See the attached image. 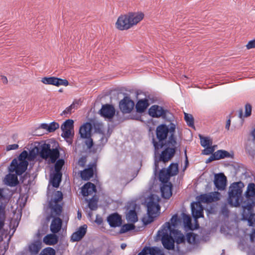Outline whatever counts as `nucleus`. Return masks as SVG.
I'll use <instances>...</instances> for the list:
<instances>
[{
	"instance_id": "a211bd4d",
	"label": "nucleus",
	"mask_w": 255,
	"mask_h": 255,
	"mask_svg": "<svg viewBox=\"0 0 255 255\" xmlns=\"http://www.w3.org/2000/svg\"><path fill=\"white\" fill-rule=\"evenodd\" d=\"M226 177L223 174H216L215 176L214 184L216 187L220 190L225 189L226 185Z\"/></svg>"
},
{
	"instance_id": "37998d69",
	"label": "nucleus",
	"mask_w": 255,
	"mask_h": 255,
	"mask_svg": "<svg viewBox=\"0 0 255 255\" xmlns=\"http://www.w3.org/2000/svg\"><path fill=\"white\" fill-rule=\"evenodd\" d=\"M167 170L172 176L176 175L178 172L177 163H172L167 168Z\"/></svg>"
},
{
	"instance_id": "412c9836",
	"label": "nucleus",
	"mask_w": 255,
	"mask_h": 255,
	"mask_svg": "<svg viewBox=\"0 0 255 255\" xmlns=\"http://www.w3.org/2000/svg\"><path fill=\"white\" fill-rule=\"evenodd\" d=\"M137 255H164L162 252L157 248L144 247Z\"/></svg>"
},
{
	"instance_id": "5701e85b",
	"label": "nucleus",
	"mask_w": 255,
	"mask_h": 255,
	"mask_svg": "<svg viewBox=\"0 0 255 255\" xmlns=\"http://www.w3.org/2000/svg\"><path fill=\"white\" fill-rule=\"evenodd\" d=\"M15 174L9 173L6 175L4 181L5 184L9 186L12 187L16 186L18 183L17 175Z\"/></svg>"
},
{
	"instance_id": "4be33fe9",
	"label": "nucleus",
	"mask_w": 255,
	"mask_h": 255,
	"mask_svg": "<svg viewBox=\"0 0 255 255\" xmlns=\"http://www.w3.org/2000/svg\"><path fill=\"white\" fill-rule=\"evenodd\" d=\"M172 184L170 182L163 184L160 187L162 197L165 199H169L172 195Z\"/></svg>"
},
{
	"instance_id": "0eeeda50",
	"label": "nucleus",
	"mask_w": 255,
	"mask_h": 255,
	"mask_svg": "<svg viewBox=\"0 0 255 255\" xmlns=\"http://www.w3.org/2000/svg\"><path fill=\"white\" fill-rule=\"evenodd\" d=\"M157 236L161 238L164 248L169 250L174 248L175 241L172 236L171 226L169 222L162 225V229L158 232Z\"/></svg>"
},
{
	"instance_id": "4c0bfd02",
	"label": "nucleus",
	"mask_w": 255,
	"mask_h": 255,
	"mask_svg": "<svg viewBox=\"0 0 255 255\" xmlns=\"http://www.w3.org/2000/svg\"><path fill=\"white\" fill-rule=\"evenodd\" d=\"M128 221L135 223L138 219L137 214L134 210H131L128 211L126 217Z\"/></svg>"
},
{
	"instance_id": "b1692460",
	"label": "nucleus",
	"mask_w": 255,
	"mask_h": 255,
	"mask_svg": "<svg viewBox=\"0 0 255 255\" xmlns=\"http://www.w3.org/2000/svg\"><path fill=\"white\" fill-rule=\"evenodd\" d=\"M149 101L147 99H141L138 101L136 104V110L137 112L143 113L149 106Z\"/></svg>"
},
{
	"instance_id": "6e6d98bb",
	"label": "nucleus",
	"mask_w": 255,
	"mask_h": 255,
	"mask_svg": "<svg viewBox=\"0 0 255 255\" xmlns=\"http://www.w3.org/2000/svg\"><path fill=\"white\" fill-rule=\"evenodd\" d=\"M155 217H149L148 215L147 217H144L142 218V222L144 225H147L150 223H151L153 221V219Z\"/></svg>"
},
{
	"instance_id": "a19ab883",
	"label": "nucleus",
	"mask_w": 255,
	"mask_h": 255,
	"mask_svg": "<svg viewBox=\"0 0 255 255\" xmlns=\"http://www.w3.org/2000/svg\"><path fill=\"white\" fill-rule=\"evenodd\" d=\"M64 160L62 159H58V160H56L54 165L55 173H62L61 170L62 167L64 165Z\"/></svg>"
},
{
	"instance_id": "c756f323",
	"label": "nucleus",
	"mask_w": 255,
	"mask_h": 255,
	"mask_svg": "<svg viewBox=\"0 0 255 255\" xmlns=\"http://www.w3.org/2000/svg\"><path fill=\"white\" fill-rule=\"evenodd\" d=\"M41 248V242L40 241H35L29 246V252L33 255L37 254Z\"/></svg>"
},
{
	"instance_id": "f704fd0d",
	"label": "nucleus",
	"mask_w": 255,
	"mask_h": 255,
	"mask_svg": "<svg viewBox=\"0 0 255 255\" xmlns=\"http://www.w3.org/2000/svg\"><path fill=\"white\" fill-rule=\"evenodd\" d=\"M79 101L75 100L73 101V103L65 110H64L61 114V116H66L68 114H71L77 108L79 105Z\"/></svg>"
},
{
	"instance_id": "9d476101",
	"label": "nucleus",
	"mask_w": 255,
	"mask_h": 255,
	"mask_svg": "<svg viewBox=\"0 0 255 255\" xmlns=\"http://www.w3.org/2000/svg\"><path fill=\"white\" fill-rule=\"evenodd\" d=\"M41 82L46 85H52L56 86H65L69 84L66 79H62L55 77H44L41 79Z\"/></svg>"
},
{
	"instance_id": "338daca9",
	"label": "nucleus",
	"mask_w": 255,
	"mask_h": 255,
	"mask_svg": "<svg viewBox=\"0 0 255 255\" xmlns=\"http://www.w3.org/2000/svg\"><path fill=\"white\" fill-rule=\"evenodd\" d=\"M3 189H0V199H3L4 198V196L3 195Z\"/></svg>"
},
{
	"instance_id": "864d4df0",
	"label": "nucleus",
	"mask_w": 255,
	"mask_h": 255,
	"mask_svg": "<svg viewBox=\"0 0 255 255\" xmlns=\"http://www.w3.org/2000/svg\"><path fill=\"white\" fill-rule=\"evenodd\" d=\"M80 240V230L74 233L71 237V241L72 242L78 241Z\"/></svg>"
},
{
	"instance_id": "0e129e2a",
	"label": "nucleus",
	"mask_w": 255,
	"mask_h": 255,
	"mask_svg": "<svg viewBox=\"0 0 255 255\" xmlns=\"http://www.w3.org/2000/svg\"><path fill=\"white\" fill-rule=\"evenodd\" d=\"M1 80H2V82L4 84H7L8 83V80L6 76H1Z\"/></svg>"
},
{
	"instance_id": "69168bd1",
	"label": "nucleus",
	"mask_w": 255,
	"mask_h": 255,
	"mask_svg": "<svg viewBox=\"0 0 255 255\" xmlns=\"http://www.w3.org/2000/svg\"><path fill=\"white\" fill-rule=\"evenodd\" d=\"M230 125H231V120H230V119H229L227 121V122H226V124L225 128H226L227 130H229Z\"/></svg>"
},
{
	"instance_id": "6e6552de",
	"label": "nucleus",
	"mask_w": 255,
	"mask_h": 255,
	"mask_svg": "<svg viewBox=\"0 0 255 255\" xmlns=\"http://www.w3.org/2000/svg\"><path fill=\"white\" fill-rule=\"evenodd\" d=\"M255 206V201L253 199L245 201L242 205V218L244 221H247L249 226H255V213H254V208Z\"/></svg>"
},
{
	"instance_id": "1a4fd4ad",
	"label": "nucleus",
	"mask_w": 255,
	"mask_h": 255,
	"mask_svg": "<svg viewBox=\"0 0 255 255\" xmlns=\"http://www.w3.org/2000/svg\"><path fill=\"white\" fill-rule=\"evenodd\" d=\"M148 113L153 118L162 117L163 119L166 118L167 115L170 114L168 110L158 105L152 106L148 110Z\"/></svg>"
},
{
	"instance_id": "e2e57ef3",
	"label": "nucleus",
	"mask_w": 255,
	"mask_h": 255,
	"mask_svg": "<svg viewBox=\"0 0 255 255\" xmlns=\"http://www.w3.org/2000/svg\"><path fill=\"white\" fill-rule=\"evenodd\" d=\"M250 239L251 242H254L255 240V229L253 230L252 233L250 235Z\"/></svg>"
},
{
	"instance_id": "f8f14e48",
	"label": "nucleus",
	"mask_w": 255,
	"mask_h": 255,
	"mask_svg": "<svg viewBox=\"0 0 255 255\" xmlns=\"http://www.w3.org/2000/svg\"><path fill=\"white\" fill-rule=\"evenodd\" d=\"M147 214L149 217H156L158 215L160 210V206L157 202L154 201L153 197L150 198L147 204Z\"/></svg>"
},
{
	"instance_id": "9b49d317",
	"label": "nucleus",
	"mask_w": 255,
	"mask_h": 255,
	"mask_svg": "<svg viewBox=\"0 0 255 255\" xmlns=\"http://www.w3.org/2000/svg\"><path fill=\"white\" fill-rule=\"evenodd\" d=\"M134 106V103L128 97H125L122 100L119 104L121 111L124 114H128L131 112Z\"/></svg>"
},
{
	"instance_id": "dca6fc26",
	"label": "nucleus",
	"mask_w": 255,
	"mask_h": 255,
	"mask_svg": "<svg viewBox=\"0 0 255 255\" xmlns=\"http://www.w3.org/2000/svg\"><path fill=\"white\" fill-rule=\"evenodd\" d=\"M100 112L102 117L108 119L113 118L115 114L114 106L109 104L103 105Z\"/></svg>"
},
{
	"instance_id": "2eb2a0df",
	"label": "nucleus",
	"mask_w": 255,
	"mask_h": 255,
	"mask_svg": "<svg viewBox=\"0 0 255 255\" xmlns=\"http://www.w3.org/2000/svg\"><path fill=\"white\" fill-rule=\"evenodd\" d=\"M96 163L93 162L88 165V168L81 171V178L84 180H88L93 176L94 170L96 169Z\"/></svg>"
},
{
	"instance_id": "f03ea898",
	"label": "nucleus",
	"mask_w": 255,
	"mask_h": 255,
	"mask_svg": "<svg viewBox=\"0 0 255 255\" xmlns=\"http://www.w3.org/2000/svg\"><path fill=\"white\" fill-rule=\"evenodd\" d=\"M152 142L155 150V154L158 149L163 147L164 148L158 157L156 156H155L154 170L156 173L159 169L158 165L159 162L161 161L165 163L174 156L176 150L177 143L166 141L165 143H158L154 139L152 140Z\"/></svg>"
},
{
	"instance_id": "39448f33",
	"label": "nucleus",
	"mask_w": 255,
	"mask_h": 255,
	"mask_svg": "<svg viewBox=\"0 0 255 255\" xmlns=\"http://www.w3.org/2000/svg\"><path fill=\"white\" fill-rule=\"evenodd\" d=\"M52 144L49 141L40 143V157L54 163L59 157L60 154L57 147L52 145Z\"/></svg>"
},
{
	"instance_id": "f257e3e1",
	"label": "nucleus",
	"mask_w": 255,
	"mask_h": 255,
	"mask_svg": "<svg viewBox=\"0 0 255 255\" xmlns=\"http://www.w3.org/2000/svg\"><path fill=\"white\" fill-rule=\"evenodd\" d=\"M62 199V193L58 191L55 192L54 198L49 203L50 215L47 217V220L49 221L51 218H54L50 225V230L54 234L57 233L61 229L62 220L55 217L60 215L62 211V206L61 204Z\"/></svg>"
},
{
	"instance_id": "3c124183",
	"label": "nucleus",
	"mask_w": 255,
	"mask_h": 255,
	"mask_svg": "<svg viewBox=\"0 0 255 255\" xmlns=\"http://www.w3.org/2000/svg\"><path fill=\"white\" fill-rule=\"evenodd\" d=\"M178 221L179 219L178 218V215L177 214L174 215L170 219L171 223L169 222L171 228H172V226L173 227H176L177 225Z\"/></svg>"
},
{
	"instance_id": "a18cd8bd",
	"label": "nucleus",
	"mask_w": 255,
	"mask_h": 255,
	"mask_svg": "<svg viewBox=\"0 0 255 255\" xmlns=\"http://www.w3.org/2000/svg\"><path fill=\"white\" fill-rule=\"evenodd\" d=\"M135 226L132 224H127L124 225L121 228L120 233L121 234L125 233L128 231L134 229Z\"/></svg>"
},
{
	"instance_id": "a878e982",
	"label": "nucleus",
	"mask_w": 255,
	"mask_h": 255,
	"mask_svg": "<svg viewBox=\"0 0 255 255\" xmlns=\"http://www.w3.org/2000/svg\"><path fill=\"white\" fill-rule=\"evenodd\" d=\"M39 128L46 130L49 132H52L59 128V125L58 123L53 122L49 124L46 123L41 124L40 125Z\"/></svg>"
},
{
	"instance_id": "cd10ccee",
	"label": "nucleus",
	"mask_w": 255,
	"mask_h": 255,
	"mask_svg": "<svg viewBox=\"0 0 255 255\" xmlns=\"http://www.w3.org/2000/svg\"><path fill=\"white\" fill-rule=\"evenodd\" d=\"M172 176L167 169L164 168L160 170L159 174V179L162 184L167 183L169 182L170 177Z\"/></svg>"
},
{
	"instance_id": "423d86ee",
	"label": "nucleus",
	"mask_w": 255,
	"mask_h": 255,
	"mask_svg": "<svg viewBox=\"0 0 255 255\" xmlns=\"http://www.w3.org/2000/svg\"><path fill=\"white\" fill-rule=\"evenodd\" d=\"M28 152L26 150L23 151L17 158H14L11 162L9 167L10 173L15 172L17 174L21 175L25 172L27 168L28 162Z\"/></svg>"
},
{
	"instance_id": "603ef678",
	"label": "nucleus",
	"mask_w": 255,
	"mask_h": 255,
	"mask_svg": "<svg viewBox=\"0 0 255 255\" xmlns=\"http://www.w3.org/2000/svg\"><path fill=\"white\" fill-rule=\"evenodd\" d=\"M183 220L184 224L187 226L191 225V219L189 216L185 214H183Z\"/></svg>"
},
{
	"instance_id": "c9c22d12",
	"label": "nucleus",
	"mask_w": 255,
	"mask_h": 255,
	"mask_svg": "<svg viewBox=\"0 0 255 255\" xmlns=\"http://www.w3.org/2000/svg\"><path fill=\"white\" fill-rule=\"evenodd\" d=\"M199 203H211L215 201L214 197L211 194H204L201 195L199 197Z\"/></svg>"
},
{
	"instance_id": "c85d7f7f",
	"label": "nucleus",
	"mask_w": 255,
	"mask_h": 255,
	"mask_svg": "<svg viewBox=\"0 0 255 255\" xmlns=\"http://www.w3.org/2000/svg\"><path fill=\"white\" fill-rule=\"evenodd\" d=\"M92 125L89 123H87L81 126V137L91 136Z\"/></svg>"
},
{
	"instance_id": "5fc2aeb1",
	"label": "nucleus",
	"mask_w": 255,
	"mask_h": 255,
	"mask_svg": "<svg viewBox=\"0 0 255 255\" xmlns=\"http://www.w3.org/2000/svg\"><path fill=\"white\" fill-rule=\"evenodd\" d=\"M252 113V106L249 104H247L245 105V117H248L251 115Z\"/></svg>"
},
{
	"instance_id": "4468645a",
	"label": "nucleus",
	"mask_w": 255,
	"mask_h": 255,
	"mask_svg": "<svg viewBox=\"0 0 255 255\" xmlns=\"http://www.w3.org/2000/svg\"><path fill=\"white\" fill-rule=\"evenodd\" d=\"M169 133L168 127L165 124H161L156 128V134L159 140L158 143H163Z\"/></svg>"
},
{
	"instance_id": "de8ad7c7",
	"label": "nucleus",
	"mask_w": 255,
	"mask_h": 255,
	"mask_svg": "<svg viewBox=\"0 0 255 255\" xmlns=\"http://www.w3.org/2000/svg\"><path fill=\"white\" fill-rule=\"evenodd\" d=\"M184 119L189 127H193L194 126V119L191 114L184 113Z\"/></svg>"
},
{
	"instance_id": "7ed1b4c3",
	"label": "nucleus",
	"mask_w": 255,
	"mask_h": 255,
	"mask_svg": "<svg viewBox=\"0 0 255 255\" xmlns=\"http://www.w3.org/2000/svg\"><path fill=\"white\" fill-rule=\"evenodd\" d=\"M144 17L142 12H130L128 14L120 16L116 23L117 28L120 30H127L136 25Z\"/></svg>"
},
{
	"instance_id": "f3484780",
	"label": "nucleus",
	"mask_w": 255,
	"mask_h": 255,
	"mask_svg": "<svg viewBox=\"0 0 255 255\" xmlns=\"http://www.w3.org/2000/svg\"><path fill=\"white\" fill-rule=\"evenodd\" d=\"M192 215L195 220L203 217V208L199 202H194L191 204Z\"/></svg>"
},
{
	"instance_id": "680f3d73",
	"label": "nucleus",
	"mask_w": 255,
	"mask_h": 255,
	"mask_svg": "<svg viewBox=\"0 0 255 255\" xmlns=\"http://www.w3.org/2000/svg\"><path fill=\"white\" fill-rule=\"evenodd\" d=\"M95 222L98 225H101L103 223V219L100 216L97 215Z\"/></svg>"
},
{
	"instance_id": "72a5a7b5",
	"label": "nucleus",
	"mask_w": 255,
	"mask_h": 255,
	"mask_svg": "<svg viewBox=\"0 0 255 255\" xmlns=\"http://www.w3.org/2000/svg\"><path fill=\"white\" fill-rule=\"evenodd\" d=\"M62 174L55 173L51 175L50 183L54 187L57 188L59 187L60 183L61 181Z\"/></svg>"
},
{
	"instance_id": "58836bf2",
	"label": "nucleus",
	"mask_w": 255,
	"mask_h": 255,
	"mask_svg": "<svg viewBox=\"0 0 255 255\" xmlns=\"http://www.w3.org/2000/svg\"><path fill=\"white\" fill-rule=\"evenodd\" d=\"M98 198L94 196L88 201V207L91 210H96L98 208Z\"/></svg>"
},
{
	"instance_id": "e433bc0d",
	"label": "nucleus",
	"mask_w": 255,
	"mask_h": 255,
	"mask_svg": "<svg viewBox=\"0 0 255 255\" xmlns=\"http://www.w3.org/2000/svg\"><path fill=\"white\" fill-rule=\"evenodd\" d=\"M175 128V125L174 124H170V127L168 128L169 133H170V135L167 141H171L173 143H177L176 137L174 135Z\"/></svg>"
},
{
	"instance_id": "393cba45",
	"label": "nucleus",
	"mask_w": 255,
	"mask_h": 255,
	"mask_svg": "<svg viewBox=\"0 0 255 255\" xmlns=\"http://www.w3.org/2000/svg\"><path fill=\"white\" fill-rule=\"evenodd\" d=\"M245 196L247 198L245 201H247L248 199H253L255 201V184L254 183H251L248 184Z\"/></svg>"
},
{
	"instance_id": "473e14b6",
	"label": "nucleus",
	"mask_w": 255,
	"mask_h": 255,
	"mask_svg": "<svg viewBox=\"0 0 255 255\" xmlns=\"http://www.w3.org/2000/svg\"><path fill=\"white\" fill-rule=\"evenodd\" d=\"M40 143H38L37 145H35L34 147L29 151L28 153L29 161L34 160L38 154L40 156Z\"/></svg>"
},
{
	"instance_id": "bb28decb",
	"label": "nucleus",
	"mask_w": 255,
	"mask_h": 255,
	"mask_svg": "<svg viewBox=\"0 0 255 255\" xmlns=\"http://www.w3.org/2000/svg\"><path fill=\"white\" fill-rule=\"evenodd\" d=\"M172 236L174 238L175 242L179 244L184 243L185 241V236L177 230H174L171 228Z\"/></svg>"
},
{
	"instance_id": "052dcab7",
	"label": "nucleus",
	"mask_w": 255,
	"mask_h": 255,
	"mask_svg": "<svg viewBox=\"0 0 255 255\" xmlns=\"http://www.w3.org/2000/svg\"><path fill=\"white\" fill-rule=\"evenodd\" d=\"M216 157L217 156H216V154L214 152L206 160V163H208L212 162L213 160H218V159H216Z\"/></svg>"
},
{
	"instance_id": "ea45409f",
	"label": "nucleus",
	"mask_w": 255,
	"mask_h": 255,
	"mask_svg": "<svg viewBox=\"0 0 255 255\" xmlns=\"http://www.w3.org/2000/svg\"><path fill=\"white\" fill-rule=\"evenodd\" d=\"M83 138L82 144L84 148L86 146L87 149H90L93 145V141L91 136L81 137Z\"/></svg>"
},
{
	"instance_id": "8fccbe9b",
	"label": "nucleus",
	"mask_w": 255,
	"mask_h": 255,
	"mask_svg": "<svg viewBox=\"0 0 255 255\" xmlns=\"http://www.w3.org/2000/svg\"><path fill=\"white\" fill-rule=\"evenodd\" d=\"M206 148L203 150L202 153L205 155H209L212 154L215 150L214 146L209 145L205 147Z\"/></svg>"
},
{
	"instance_id": "49530a36",
	"label": "nucleus",
	"mask_w": 255,
	"mask_h": 255,
	"mask_svg": "<svg viewBox=\"0 0 255 255\" xmlns=\"http://www.w3.org/2000/svg\"><path fill=\"white\" fill-rule=\"evenodd\" d=\"M185 240H186L189 244L195 245L196 243V235L191 233H187Z\"/></svg>"
},
{
	"instance_id": "79ce46f5",
	"label": "nucleus",
	"mask_w": 255,
	"mask_h": 255,
	"mask_svg": "<svg viewBox=\"0 0 255 255\" xmlns=\"http://www.w3.org/2000/svg\"><path fill=\"white\" fill-rule=\"evenodd\" d=\"M216 156H217L216 159L219 160L226 157H230V154L229 152L224 150H218L215 152Z\"/></svg>"
},
{
	"instance_id": "09e8293b",
	"label": "nucleus",
	"mask_w": 255,
	"mask_h": 255,
	"mask_svg": "<svg viewBox=\"0 0 255 255\" xmlns=\"http://www.w3.org/2000/svg\"><path fill=\"white\" fill-rule=\"evenodd\" d=\"M55 250L51 248H47L44 249L40 254V255H55Z\"/></svg>"
},
{
	"instance_id": "c03bdc74",
	"label": "nucleus",
	"mask_w": 255,
	"mask_h": 255,
	"mask_svg": "<svg viewBox=\"0 0 255 255\" xmlns=\"http://www.w3.org/2000/svg\"><path fill=\"white\" fill-rule=\"evenodd\" d=\"M201 145L205 147L206 146L211 145L212 144V140L208 137H203L200 135Z\"/></svg>"
},
{
	"instance_id": "7c9ffc66",
	"label": "nucleus",
	"mask_w": 255,
	"mask_h": 255,
	"mask_svg": "<svg viewBox=\"0 0 255 255\" xmlns=\"http://www.w3.org/2000/svg\"><path fill=\"white\" fill-rule=\"evenodd\" d=\"M43 242L47 245H54L58 242V237L55 234H49L43 238Z\"/></svg>"
},
{
	"instance_id": "4d7b16f0",
	"label": "nucleus",
	"mask_w": 255,
	"mask_h": 255,
	"mask_svg": "<svg viewBox=\"0 0 255 255\" xmlns=\"http://www.w3.org/2000/svg\"><path fill=\"white\" fill-rule=\"evenodd\" d=\"M247 49H251L255 48V39L250 40L246 45Z\"/></svg>"
},
{
	"instance_id": "6ab92c4d",
	"label": "nucleus",
	"mask_w": 255,
	"mask_h": 255,
	"mask_svg": "<svg viewBox=\"0 0 255 255\" xmlns=\"http://www.w3.org/2000/svg\"><path fill=\"white\" fill-rule=\"evenodd\" d=\"M107 221L112 227H120L122 223V218L117 213H114L109 215L107 218Z\"/></svg>"
},
{
	"instance_id": "774afa93",
	"label": "nucleus",
	"mask_w": 255,
	"mask_h": 255,
	"mask_svg": "<svg viewBox=\"0 0 255 255\" xmlns=\"http://www.w3.org/2000/svg\"><path fill=\"white\" fill-rule=\"evenodd\" d=\"M251 135L253 137V140H255V129L253 130L251 133Z\"/></svg>"
},
{
	"instance_id": "13d9d810",
	"label": "nucleus",
	"mask_w": 255,
	"mask_h": 255,
	"mask_svg": "<svg viewBox=\"0 0 255 255\" xmlns=\"http://www.w3.org/2000/svg\"><path fill=\"white\" fill-rule=\"evenodd\" d=\"M87 229V226L86 225H84L81 226V240L83 238V237L85 236L86 233Z\"/></svg>"
},
{
	"instance_id": "ddd939ff",
	"label": "nucleus",
	"mask_w": 255,
	"mask_h": 255,
	"mask_svg": "<svg viewBox=\"0 0 255 255\" xmlns=\"http://www.w3.org/2000/svg\"><path fill=\"white\" fill-rule=\"evenodd\" d=\"M73 123L72 120H67L61 125V128L63 131L62 136L65 138H69L73 131Z\"/></svg>"
},
{
	"instance_id": "bf43d9fd",
	"label": "nucleus",
	"mask_w": 255,
	"mask_h": 255,
	"mask_svg": "<svg viewBox=\"0 0 255 255\" xmlns=\"http://www.w3.org/2000/svg\"><path fill=\"white\" fill-rule=\"evenodd\" d=\"M18 145L17 144H10L8 145L6 147V149L7 151H9L11 150H15L18 148Z\"/></svg>"
},
{
	"instance_id": "20e7f679",
	"label": "nucleus",
	"mask_w": 255,
	"mask_h": 255,
	"mask_svg": "<svg viewBox=\"0 0 255 255\" xmlns=\"http://www.w3.org/2000/svg\"><path fill=\"white\" fill-rule=\"evenodd\" d=\"M244 184L242 181L234 182L229 187L228 203L232 206L239 207L243 201Z\"/></svg>"
},
{
	"instance_id": "aec40b11",
	"label": "nucleus",
	"mask_w": 255,
	"mask_h": 255,
	"mask_svg": "<svg viewBox=\"0 0 255 255\" xmlns=\"http://www.w3.org/2000/svg\"><path fill=\"white\" fill-rule=\"evenodd\" d=\"M96 192V186L91 182H87L81 188V193L84 196L92 195Z\"/></svg>"
},
{
	"instance_id": "2f4dec72",
	"label": "nucleus",
	"mask_w": 255,
	"mask_h": 255,
	"mask_svg": "<svg viewBox=\"0 0 255 255\" xmlns=\"http://www.w3.org/2000/svg\"><path fill=\"white\" fill-rule=\"evenodd\" d=\"M40 143H38L37 145H35L34 147L29 151L28 153L29 161L34 160L38 154L40 156Z\"/></svg>"
}]
</instances>
